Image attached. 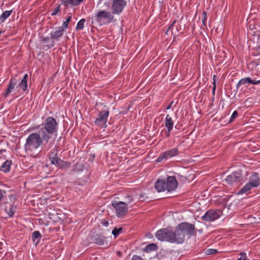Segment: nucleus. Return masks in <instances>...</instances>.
Segmentation results:
<instances>
[{"instance_id": "nucleus-14", "label": "nucleus", "mask_w": 260, "mask_h": 260, "mask_svg": "<svg viewBox=\"0 0 260 260\" xmlns=\"http://www.w3.org/2000/svg\"><path fill=\"white\" fill-rule=\"evenodd\" d=\"M247 83H251L252 84L257 85L260 84V80H255L251 79L249 77H245L240 79L236 85V88L238 89L241 85H245Z\"/></svg>"}, {"instance_id": "nucleus-41", "label": "nucleus", "mask_w": 260, "mask_h": 260, "mask_svg": "<svg viewBox=\"0 0 260 260\" xmlns=\"http://www.w3.org/2000/svg\"><path fill=\"white\" fill-rule=\"evenodd\" d=\"M126 202L131 204L134 201V198L131 196H128L126 197Z\"/></svg>"}, {"instance_id": "nucleus-8", "label": "nucleus", "mask_w": 260, "mask_h": 260, "mask_svg": "<svg viewBox=\"0 0 260 260\" xmlns=\"http://www.w3.org/2000/svg\"><path fill=\"white\" fill-rule=\"evenodd\" d=\"M173 231L167 229H162L156 232L155 233L156 238L161 241H167L172 243Z\"/></svg>"}, {"instance_id": "nucleus-33", "label": "nucleus", "mask_w": 260, "mask_h": 260, "mask_svg": "<svg viewBox=\"0 0 260 260\" xmlns=\"http://www.w3.org/2000/svg\"><path fill=\"white\" fill-rule=\"evenodd\" d=\"M60 11V5H58L52 9L51 15L52 16H55Z\"/></svg>"}, {"instance_id": "nucleus-2", "label": "nucleus", "mask_w": 260, "mask_h": 260, "mask_svg": "<svg viewBox=\"0 0 260 260\" xmlns=\"http://www.w3.org/2000/svg\"><path fill=\"white\" fill-rule=\"evenodd\" d=\"M38 129V131L49 141L51 142L52 135L58 131V123L52 117H47L41 125L30 128V131Z\"/></svg>"}, {"instance_id": "nucleus-1", "label": "nucleus", "mask_w": 260, "mask_h": 260, "mask_svg": "<svg viewBox=\"0 0 260 260\" xmlns=\"http://www.w3.org/2000/svg\"><path fill=\"white\" fill-rule=\"evenodd\" d=\"M53 145L49 142L39 131L29 134L26 139L24 145L25 152L31 157H35L40 146L49 150Z\"/></svg>"}, {"instance_id": "nucleus-4", "label": "nucleus", "mask_w": 260, "mask_h": 260, "mask_svg": "<svg viewBox=\"0 0 260 260\" xmlns=\"http://www.w3.org/2000/svg\"><path fill=\"white\" fill-rule=\"evenodd\" d=\"M178 182L174 176H169L166 179H158L155 183V188L157 192L167 191L170 192L175 190Z\"/></svg>"}, {"instance_id": "nucleus-28", "label": "nucleus", "mask_w": 260, "mask_h": 260, "mask_svg": "<svg viewBox=\"0 0 260 260\" xmlns=\"http://www.w3.org/2000/svg\"><path fill=\"white\" fill-rule=\"evenodd\" d=\"M176 20H175L173 23L170 25V26L168 27V29L166 31V34L167 35H169L170 32L171 34L172 35H173L174 36H177L176 33L173 31L174 29V24L175 23Z\"/></svg>"}, {"instance_id": "nucleus-36", "label": "nucleus", "mask_w": 260, "mask_h": 260, "mask_svg": "<svg viewBox=\"0 0 260 260\" xmlns=\"http://www.w3.org/2000/svg\"><path fill=\"white\" fill-rule=\"evenodd\" d=\"M238 112L237 111H234L230 117V119L229 120V123H230L233 122L235 119L238 116Z\"/></svg>"}, {"instance_id": "nucleus-47", "label": "nucleus", "mask_w": 260, "mask_h": 260, "mask_svg": "<svg viewBox=\"0 0 260 260\" xmlns=\"http://www.w3.org/2000/svg\"><path fill=\"white\" fill-rule=\"evenodd\" d=\"M48 39V37H47V38H45L43 39V41H46Z\"/></svg>"}, {"instance_id": "nucleus-6", "label": "nucleus", "mask_w": 260, "mask_h": 260, "mask_svg": "<svg viewBox=\"0 0 260 260\" xmlns=\"http://www.w3.org/2000/svg\"><path fill=\"white\" fill-rule=\"evenodd\" d=\"M109 116V109L104 106V109L98 112L97 117L94 120L95 125L101 127H106L108 118Z\"/></svg>"}, {"instance_id": "nucleus-29", "label": "nucleus", "mask_w": 260, "mask_h": 260, "mask_svg": "<svg viewBox=\"0 0 260 260\" xmlns=\"http://www.w3.org/2000/svg\"><path fill=\"white\" fill-rule=\"evenodd\" d=\"M84 170V165L82 163L77 162L73 169L75 172H81Z\"/></svg>"}, {"instance_id": "nucleus-13", "label": "nucleus", "mask_w": 260, "mask_h": 260, "mask_svg": "<svg viewBox=\"0 0 260 260\" xmlns=\"http://www.w3.org/2000/svg\"><path fill=\"white\" fill-rule=\"evenodd\" d=\"M174 125V121L169 114H167L165 118V125L167 128L166 137H169L170 133L172 131Z\"/></svg>"}, {"instance_id": "nucleus-27", "label": "nucleus", "mask_w": 260, "mask_h": 260, "mask_svg": "<svg viewBox=\"0 0 260 260\" xmlns=\"http://www.w3.org/2000/svg\"><path fill=\"white\" fill-rule=\"evenodd\" d=\"M72 18V15L71 13H68L67 17L64 19L63 21L61 27L63 28V29H66L68 27L69 23Z\"/></svg>"}, {"instance_id": "nucleus-46", "label": "nucleus", "mask_w": 260, "mask_h": 260, "mask_svg": "<svg viewBox=\"0 0 260 260\" xmlns=\"http://www.w3.org/2000/svg\"><path fill=\"white\" fill-rule=\"evenodd\" d=\"M6 151V149H0V154H2L3 152H5Z\"/></svg>"}, {"instance_id": "nucleus-10", "label": "nucleus", "mask_w": 260, "mask_h": 260, "mask_svg": "<svg viewBox=\"0 0 260 260\" xmlns=\"http://www.w3.org/2000/svg\"><path fill=\"white\" fill-rule=\"evenodd\" d=\"M111 10L113 13L120 14L126 5V0H112Z\"/></svg>"}, {"instance_id": "nucleus-7", "label": "nucleus", "mask_w": 260, "mask_h": 260, "mask_svg": "<svg viewBox=\"0 0 260 260\" xmlns=\"http://www.w3.org/2000/svg\"><path fill=\"white\" fill-rule=\"evenodd\" d=\"M112 205L116 210V216L118 217H124L127 212V205L125 202L114 201Z\"/></svg>"}, {"instance_id": "nucleus-5", "label": "nucleus", "mask_w": 260, "mask_h": 260, "mask_svg": "<svg viewBox=\"0 0 260 260\" xmlns=\"http://www.w3.org/2000/svg\"><path fill=\"white\" fill-rule=\"evenodd\" d=\"M113 12L106 10H101L95 13L94 19L100 25H104L110 23L114 20Z\"/></svg>"}, {"instance_id": "nucleus-18", "label": "nucleus", "mask_w": 260, "mask_h": 260, "mask_svg": "<svg viewBox=\"0 0 260 260\" xmlns=\"http://www.w3.org/2000/svg\"><path fill=\"white\" fill-rule=\"evenodd\" d=\"M17 83V80L15 78H11L9 81V85L8 88L7 89L6 92L5 93V96H8L10 93L12 92V90L14 89L15 86Z\"/></svg>"}, {"instance_id": "nucleus-32", "label": "nucleus", "mask_w": 260, "mask_h": 260, "mask_svg": "<svg viewBox=\"0 0 260 260\" xmlns=\"http://www.w3.org/2000/svg\"><path fill=\"white\" fill-rule=\"evenodd\" d=\"M122 230V229L121 228H115L112 230V234L113 235V236L115 237H116L120 234V233L121 232Z\"/></svg>"}, {"instance_id": "nucleus-19", "label": "nucleus", "mask_w": 260, "mask_h": 260, "mask_svg": "<svg viewBox=\"0 0 260 260\" xmlns=\"http://www.w3.org/2000/svg\"><path fill=\"white\" fill-rule=\"evenodd\" d=\"M256 187L253 185V184H250L248 182L245 184V185L239 190L237 192V194H242L244 193L247 194L253 188H256Z\"/></svg>"}, {"instance_id": "nucleus-39", "label": "nucleus", "mask_w": 260, "mask_h": 260, "mask_svg": "<svg viewBox=\"0 0 260 260\" xmlns=\"http://www.w3.org/2000/svg\"><path fill=\"white\" fill-rule=\"evenodd\" d=\"M217 252L216 249H208L207 250L206 253L208 255L214 254Z\"/></svg>"}, {"instance_id": "nucleus-31", "label": "nucleus", "mask_w": 260, "mask_h": 260, "mask_svg": "<svg viewBox=\"0 0 260 260\" xmlns=\"http://www.w3.org/2000/svg\"><path fill=\"white\" fill-rule=\"evenodd\" d=\"M157 249V246L155 244H150L145 247V250L147 252H150L154 251Z\"/></svg>"}, {"instance_id": "nucleus-42", "label": "nucleus", "mask_w": 260, "mask_h": 260, "mask_svg": "<svg viewBox=\"0 0 260 260\" xmlns=\"http://www.w3.org/2000/svg\"><path fill=\"white\" fill-rule=\"evenodd\" d=\"M216 78V75H214L213 77V87L212 88V92H213V94L214 93L215 91V89H216V85H215V78Z\"/></svg>"}, {"instance_id": "nucleus-3", "label": "nucleus", "mask_w": 260, "mask_h": 260, "mask_svg": "<svg viewBox=\"0 0 260 260\" xmlns=\"http://www.w3.org/2000/svg\"><path fill=\"white\" fill-rule=\"evenodd\" d=\"M194 225L186 222L179 224L173 232L172 243H182L185 235H193L194 232Z\"/></svg>"}, {"instance_id": "nucleus-30", "label": "nucleus", "mask_w": 260, "mask_h": 260, "mask_svg": "<svg viewBox=\"0 0 260 260\" xmlns=\"http://www.w3.org/2000/svg\"><path fill=\"white\" fill-rule=\"evenodd\" d=\"M85 22V20L84 19H81L77 23V24L76 27V29L77 30H82L83 29L84 23Z\"/></svg>"}, {"instance_id": "nucleus-11", "label": "nucleus", "mask_w": 260, "mask_h": 260, "mask_svg": "<svg viewBox=\"0 0 260 260\" xmlns=\"http://www.w3.org/2000/svg\"><path fill=\"white\" fill-rule=\"evenodd\" d=\"M178 154V150L177 148H174L170 150H166L161 153L156 159L157 162H161L164 159H168Z\"/></svg>"}, {"instance_id": "nucleus-25", "label": "nucleus", "mask_w": 260, "mask_h": 260, "mask_svg": "<svg viewBox=\"0 0 260 260\" xmlns=\"http://www.w3.org/2000/svg\"><path fill=\"white\" fill-rule=\"evenodd\" d=\"M16 206L12 205L9 209H7L6 207L5 208V211L7 213L9 217H12L14 215V214L16 211Z\"/></svg>"}, {"instance_id": "nucleus-34", "label": "nucleus", "mask_w": 260, "mask_h": 260, "mask_svg": "<svg viewBox=\"0 0 260 260\" xmlns=\"http://www.w3.org/2000/svg\"><path fill=\"white\" fill-rule=\"evenodd\" d=\"M41 234L39 231H35L32 234V239L35 241L37 239L41 238Z\"/></svg>"}, {"instance_id": "nucleus-9", "label": "nucleus", "mask_w": 260, "mask_h": 260, "mask_svg": "<svg viewBox=\"0 0 260 260\" xmlns=\"http://www.w3.org/2000/svg\"><path fill=\"white\" fill-rule=\"evenodd\" d=\"M221 214L220 210H209L201 217V219L207 222H212L218 219Z\"/></svg>"}, {"instance_id": "nucleus-26", "label": "nucleus", "mask_w": 260, "mask_h": 260, "mask_svg": "<svg viewBox=\"0 0 260 260\" xmlns=\"http://www.w3.org/2000/svg\"><path fill=\"white\" fill-rule=\"evenodd\" d=\"M12 10L5 11L0 16V22L3 23L12 14Z\"/></svg>"}, {"instance_id": "nucleus-12", "label": "nucleus", "mask_w": 260, "mask_h": 260, "mask_svg": "<svg viewBox=\"0 0 260 260\" xmlns=\"http://www.w3.org/2000/svg\"><path fill=\"white\" fill-rule=\"evenodd\" d=\"M242 180V176L240 172H234L228 175L225 179V181L232 185L240 182Z\"/></svg>"}, {"instance_id": "nucleus-23", "label": "nucleus", "mask_w": 260, "mask_h": 260, "mask_svg": "<svg viewBox=\"0 0 260 260\" xmlns=\"http://www.w3.org/2000/svg\"><path fill=\"white\" fill-rule=\"evenodd\" d=\"M71 166V164L70 162L60 159L55 166L60 169H67L70 168Z\"/></svg>"}, {"instance_id": "nucleus-24", "label": "nucleus", "mask_w": 260, "mask_h": 260, "mask_svg": "<svg viewBox=\"0 0 260 260\" xmlns=\"http://www.w3.org/2000/svg\"><path fill=\"white\" fill-rule=\"evenodd\" d=\"M12 165V161L10 160H6L2 165L1 170L4 173H8L10 170Z\"/></svg>"}, {"instance_id": "nucleus-35", "label": "nucleus", "mask_w": 260, "mask_h": 260, "mask_svg": "<svg viewBox=\"0 0 260 260\" xmlns=\"http://www.w3.org/2000/svg\"><path fill=\"white\" fill-rule=\"evenodd\" d=\"M135 197H136V198L138 199V200H139L140 201H142V202L145 201L146 200V199L147 198L145 193H142L141 194L136 195Z\"/></svg>"}, {"instance_id": "nucleus-17", "label": "nucleus", "mask_w": 260, "mask_h": 260, "mask_svg": "<svg viewBox=\"0 0 260 260\" xmlns=\"http://www.w3.org/2000/svg\"><path fill=\"white\" fill-rule=\"evenodd\" d=\"M49 158L51 164L56 166L58 160L60 159L57 156V150L55 149L52 150L49 154Z\"/></svg>"}, {"instance_id": "nucleus-22", "label": "nucleus", "mask_w": 260, "mask_h": 260, "mask_svg": "<svg viewBox=\"0 0 260 260\" xmlns=\"http://www.w3.org/2000/svg\"><path fill=\"white\" fill-rule=\"evenodd\" d=\"M105 237L102 235H96L93 238L94 243L99 245H103L105 242Z\"/></svg>"}, {"instance_id": "nucleus-45", "label": "nucleus", "mask_w": 260, "mask_h": 260, "mask_svg": "<svg viewBox=\"0 0 260 260\" xmlns=\"http://www.w3.org/2000/svg\"><path fill=\"white\" fill-rule=\"evenodd\" d=\"M102 224L105 226H107L109 225V222L107 221H104L102 222Z\"/></svg>"}, {"instance_id": "nucleus-38", "label": "nucleus", "mask_w": 260, "mask_h": 260, "mask_svg": "<svg viewBox=\"0 0 260 260\" xmlns=\"http://www.w3.org/2000/svg\"><path fill=\"white\" fill-rule=\"evenodd\" d=\"M240 257L238 258V260H247V254L245 252H241L240 254Z\"/></svg>"}, {"instance_id": "nucleus-15", "label": "nucleus", "mask_w": 260, "mask_h": 260, "mask_svg": "<svg viewBox=\"0 0 260 260\" xmlns=\"http://www.w3.org/2000/svg\"><path fill=\"white\" fill-rule=\"evenodd\" d=\"M248 182L258 187L260 184V178L258 173L252 172L248 178Z\"/></svg>"}, {"instance_id": "nucleus-16", "label": "nucleus", "mask_w": 260, "mask_h": 260, "mask_svg": "<svg viewBox=\"0 0 260 260\" xmlns=\"http://www.w3.org/2000/svg\"><path fill=\"white\" fill-rule=\"evenodd\" d=\"M64 30L63 28L61 26L56 28L54 30L52 31L50 33L51 38L56 41L58 40L59 38L63 35Z\"/></svg>"}, {"instance_id": "nucleus-44", "label": "nucleus", "mask_w": 260, "mask_h": 260, "mask_svg": "<svg viewBox=\"0 0 260 260\" xmlns=\"http://www.w3.org/2000/svg\"><path fill=\"white\" fill-rule=\"evenodd\" d=\"M131 260H143L141 257L138 255H134Z\"/></svg>"}, {"instance_id": "nucleus-37", "label": "nucleus", "mask_w": 260, "mask_h": 260, "mask_svg": "<svg viewBox=\"0 0 260 260\" xmlns=\"http://www.w3.org/2000/svg\"><path fill=\"white\" fill-rule=\"evenodd\" d=\"M202 23L204 26H206L207 22V13L205 11H204L202 14Z\"/></svg>"}, {"instance_id": "nucleus-21", "label": "nucleus", "mask_w": 260, "mask_h": 260, "mask_svg": "<svg viewBox=\"0 0 260 260\" xmlns=\"http://www.w3.org/2000/svg\"><path fill=\"white\" fill-rule=\"evenodd\" d=\"M83 0H61L62 5L66 8L70 6H78Z\"/></svg>"}, {"instance_id": "nucleus-20", "label": "nucleus", "mask_w": 260, "mask_h": 260, "mask_svg": "<svg viewBox=\"0 0 260 260\" xmlns=\"http://www.w3.org/2000/svg\"><path fill=\"white\" fill-rule=\"evenodd\" d=\"M28 75L25 74L20 82L18 84V87L22 90L23 91H26L28 90L27 86Z\"/></svg>"}, {"instance_id": "nucleus-43", "label": "nucleus", "mask_w": 260, "mask_h": 260, "mask_svg": "<svg viewBox=\"0 0 260 260\" xmlns=\"http://www.w3.org/2000/svg\"><path fill=\"white\" fill-rule=\"evenodd\" d=\"M174 102L172 101L165 109L163 110L164 112H166L167 110H170Z\"/></svg>"}, {"instance_id": "nucleus-40", "label": "nucleus", "mask_w": 260, "mask_h": 260, "mask_svg": "<svg viewBox=\"0 0 260 260\" xmlns=\"http://www.w3.org/2000/svg\"><path fill=\"white\" fill-rule=\"evenodd\" d=\"M6 192L0 189V201H2L5 196Z\"/></svg>"}]
</instances>
